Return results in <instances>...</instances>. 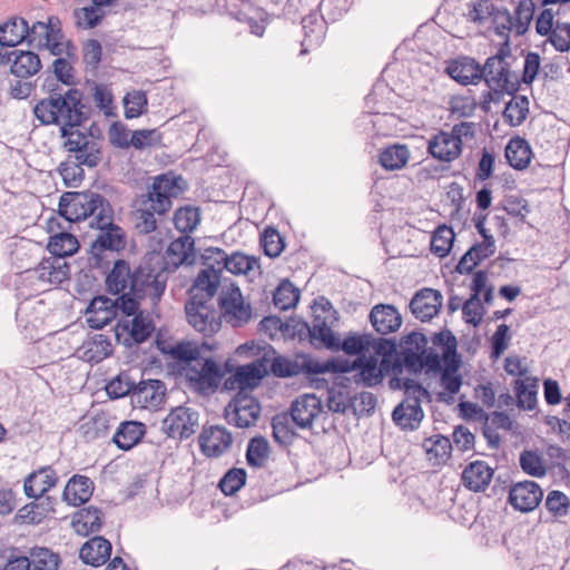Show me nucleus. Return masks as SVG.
I'll return each instance as SVG.
<instances>
[{
	"mask_svg": "<svg viewBox=\"0 0 570 570\" xmlns=\"http://www.w3.org/2000/svg\"><path fill=\"white\" fill-rule=\"evenodd\" d=\"M431 341L433 346L421 351L403 347L406 370L414 375L424 372L428 377H439L443 391L438 393V401L450 404L463 385L462 354L458 351L455 335L448 328L434 333Z\"/></svg>",
	"mask_w": 570,
	"mask_h": 570,
	"instance_id": "f257e3e1",
	"label": "nucleus"
},
{
	"mask_svg": "<svg viewBox=\"0 0 570 570\" xmlns=\"http://www.w3.org/2000/svg\"><path fill=\"white\" fill-rule=\"evenodd\" d=\"M154 253H147L141 262L131 267L125 258L110 263L105 274V291L111 296H120L126 307H139L149 297L154 306L158 305L166 291V279H160V273L151 265Z\"/></svg>",
	"mask_w": 570,
	"mask_h": 570,
	"instance_id": "f03ea898",
	"label": "nucleus"
},
{
	"mask_svg": "<svg viewBox=\"0 0 570 570\" xmlns=\"http://www.w3.org/2000/svg\"><path fill=\"white\" fill-rule=\"evenodd\" d=\"M48 96L37 101L33 115L43 126H57L60 138L73 139V128H81L92 116V108L78 88L63 90L56 81L41 86Z\"/></svg>",
	"mask_w": 570,
	"mask_h": 570,
	"instance_id": "7ed1b4c3",
	"label": "nucleus"
},
{
	"mask_svg": "<svg viewBox=\"0 0 570 570\" xmlns=\"http://www.w3.org/2000/svg\"><path fill=\"white\" fill-rule=\"evenodd\" d=\"M89 227L98 232L87 250V261L90 268L108 269L111 261L106 253H120L127 246V234L121 226L115 223L112 206L108 210L97 213L90 220Z\"/></svg>",
	"mask_w": 570,
	"mask_h": 570,
	"instance_id": "20e7f679",
	"label": "nucleus"
},
{
	"mask_svg": "<svg viewBox=\"0 0 570 570\" xmlns=\"http://www.w3.org/2000/svg\"><path fill=\"white\" fill-rule=\"evenodd\" d=\"M62 147L75 154V161H62L57 170L66 187L76 188L85 178L83 166L96 168L102 160V147L94 141L65 140Z\"/></svg>",
	"mask_w": 570,
	"mask_h": 570,
	"instance_id": "39448f33",
	"label": "nucleus"
},
{
	"mask_svg": "<svg viewBox=\"0 0 570 570\" xmlns=\"http://www.w3.org/2000/svg\"><path fill=\"white\" fill-rule=\"evenodd\" d=\"M110 202L101 194L91 191H65L59 197L57 214L63 218L67 224H78L97 213L108 210Z\"/></svg>",
	"mask_w": 570,
	"mask_h": 570,
	"instance_id": "423d86ee",
	"label": "nucleus"
},
{
	"mask_svg": "<svg viewBox=\"0 0 570 570\" xmlns=\"http://www.w3.org/2000/svg\"><path fill=\"white\" fill-rule=\"evenodd\" d=\"M187 188L186 180L180 175L173 171L157 175L154 177L151 185L146 194L140 196L142 205L150 204V208L157 215H166L173 206V198L184 193Z\"/></svg>",
	"mask_w": 570,
	"mask_h": 570,
	"instance_id": "0eeeda50",
	"label": "nucleus"
},
{
	"mask_svg": "<svg viewBox=\"0 0 570 570\" xmlns=\"http://www.w3.org/2000/svg\"><path fill=\"white\" fill-rule=\"evenodd\" d=\"M297 360H291L285 355H278L272 360V363L266 366L267 376L274 375L278 379L294 377L304 374L305 377L312 375L326 374V361L320 362L311 354L299 353Z\"/></svg>",
	"mask_w": 570,
	"mask_h": 570,
	"instance_id": "6e6552de",
	"label": "nucleus"
},
{
	"mask_svg": "<svg viewBox=\"0 0 570 570\" xmlns=\"http://www.w3.org/2000/svg\"><path fill=\"white\" fill-rule=\"evenodd\" d=\"M185 314L188 324L204 337H212L222 327V311H217L212 301L189 296L185 303Z\"/></svg>",
	"mask_w": 570,
	"mask_h": 570,
	"instance_id": "1a4fd4ad",
	"label": "nucleus"
},
{
	"mask_svg": "<svg viewBox=\"0 0 570 570\" xmlns=\"http://www.w3.org/2000/svg\"><path fill=\"white\" fill-rule=\"evenodd\" d=\"M470 7V19L479 24L489 20V28H492L497 36L507 37L514 30L512 13L504 7H497L492 0H476Z\"/></svg>",
	"mask_w": 570,
	"mask_h": 570,
	"instance_id": "9d476101",
	"label": "nucleus"
},
{
	"mask_svg": "<svg viewBox=\"0 0 570 570\" xmlns=\"http://www.w3.org/2000/svg\"><path fill=\"white\" fill-rule=\"evenodd\" d=\"M482 79L489 87V90L482 92L480 100V108L485 114L490 111L491 102L499 104L505 94L514 96L520 89V80L507 67L497 69L495 75H489Z\"/></svg>",
	"mask_w": 570,
	"mask_h": 570,
	"instance_id": "9b49d317",
	"label": "nucleus"
},
{
	"mask_svg": "<svg viewBox=\"0 0 570 570\" xmlns=\"http://www.w3.org/2000/svg\"><path fill=\"white\" fill-rule=\"evenodd\" d=\"M470 289L471 295L465 299V323L478 326L487 312L480 295L483 294V302L487 304L493 301L494 287L488 284L487 271L480 269L473 274Z\"/></svg>",
	"mask_w": 570,
	"mask_h": 570,
	"instance_id": "f8f14e48",
	"label": "nucleus"
},
{
	"mask_svg": "<svg viewBox=\"0 0 570 570\" xmlns=\"http://www.w3.org/2000/svg\"><path fill=\"white\" fill-rule=\"evenodd\" d=\"M131 316V320H119L114 327L116 342L127 348L145 343L155 331L153 320L142 316L140 306Z\"/></svg>",
	"mask_w": 570,
	"mask_h": 570,
	"instance_id": "ddd939ff",
	"label": "nucleus"
},
{
	"mask_svg": "<svg viewBox=\"0 0 570 570\" xmlns=\"http://www.w3.org/2000/svg\"><path fill=\"white\" fill-rule=\"evenodd\" d=\"M261 403L250 393L237 392L224 410L226 421L239 429H247L256 423L261 415Z\"/></svg>",
	"mask_w": 570,
	"mask_h": 570,
	"instance_id": "4468645a",
	"label": "nucleus"
},
{
	"mask_svg": "<svg viewBox=\"0 0 570 570\" xmlns=\"http://www.w3.org/2000/svg\"><path fill=\"white\" fill-rule=\"evenodd\" d=\"M199 413L188 406L179 405L173 407L161 421V431L169 439L184 441L196 432Z\"/></svg>",
	"mask_w": 570,
	"mask_h": 570,
	"instance_id": "2eb2a0df",
	"label": "nucleus"
},
{
	"mask_svg": "<svg viewBox=\"0 0 570 570\" xmlns=\"http://www.w3.org/2000/svg\"><path fill=\"white\" fill-rule=\"evenodd\" d=\"M195 263V240L189 235H181L169 243L165 255L156 273H160V279H166L164 273H174L181 265H193Z\"/></svg>",
	"mask_w": 570,
	"mask_h": 570,
	"instance_id": "dca6fc26",
	"label": "nucleus"
},
{
	"mask_svg": "<svg viewBox=\"0 0 570 570\" xmlns=\"http://www.w3.org/2000/svg\"><path fill=\"white\" fill-rule=\"evenodd\" d=\"M265 358H256L253 362L236 366V372L225 379L223 389L226 391L250 393L259 386L262 381L267 376Z\"/></svg>",
	"mask_w": 570,
	"mask_h": 570,
	"instance_id": "f3484780",
	"label": "nucleus"
},
{
	"mask_svg": "<svg viewBox=\"0 0 570 570\" xmlns=\"http://www.w3.org/2000/svg\"><path fill=\"white\" fill-rule=\"evenodd\" d=\"M353 374L354 384L365 387H374L381 384L385 377L383 366L381 368L353 366L348 358L342 356H332L326 360V373L331 374Z\"/></svg>",
	"mask_w": 570,
	"mask_h": 570,
	"instance_id": "a211bd4d",
	"label": "nucleus"
},
{
	"mask_svg": "<svg viewBox=\"0 0 570 570\" xmlns=\"http://www.w3.org/2000/svg\"><path fill=\"white\" fill-rule=\"evenodd\" d=\"M463 120L456 122L451 132L439 131L428 146L429 154L441 161H451L459 157L463 148Z\"/></svg>",
	"mask_w": 570,
	"mask_h": 570,
	"instance_id": "6ab92c4d",
	"label": "nucleus"
},
{
	"mask_svg": "<svg viewBox=\"0 0 570 570\" xmlns=\"http://www.w3.org/2000/svg\"><path fill=\"white\" fill-rule=\"evenodd\" d=\"M186 380L190 387L204 393L206 391H216L222 382L220 363L212 356L202 354V358L196 361L190 373L186 374Z\"/></svg>",
	"mask_w": 570,
	"mask_h": 570,
	"instance_id": "aec40b11",
	"label": "nucleus"
},
{
	"mask_svg": "<svg viewBox=\"0 0 570 570\" xmlns=\"http://www.w3.org/2000/svg\"><path fill=\"white\" fill-rule=\"evenodd\" d=\"M503 39L500 45L498 52L494 56L489 57L485 60L484 66H480L474 58L465 56V69L471 67L473 69L471 76L465 75V86L469 83H476L482 80L483 77L489 75H495L497 69L507 67L511 70V62L507 61V58L511 57V42L510 36L501 37Z\"/></svg>",
	"mask_w": 570,
	"mask_h": 570,
	"instance_id": "412c9836",
	"label": "nucleus"
},
{
	"mask_svg": "<svg viewBox=\"0 0 570 570\" xmlns=\"http://www.w3.org/2000/svg\"><path fill=\"white\" fill-rule=\"evenodd\" d=\"M543 499V490L532 480L515 482L510 487L507 502L517 511L529 513L535 510Z\"/></svg>",
	"mask_w": 570,
	"mask_h": 570,
	"instance_id": "4be33fe9",
	"label": "nucleus"
},
{
	"mask_svg": "<svg viewBox=\"0 0 570 570\" xmlns=\"http://www.w3.org/2000/svg\"><path fill=\"white\" fill-rule=\"evenodd\" d=\"M198 443L206 458H219L232 446L233 434L223 425L204 426Z\"/></svg>",
	"mask_w": 570,
	"mask_h": 570,
	"instance_id": "5701e85b",
	"label": "nucleus"
},
{
	"mask_svg": "<svg viewBox=\"0 0 570 570\" xmlns=\"http://www.w3.org/2000/svg\"><path fill=\"white\" fill-rule=\"evenodd\" d=\"M167 360V366L170 373L183 375L190 373L196 361L202 358L198 343L195 341H180L173 345Z\"/></svg>",
	"mask_w": 570,
	"mask_h": 570,
	"instance_id": "b1692460",
	"label": "nucleus"
},
{
	"mask_svg": "<svg viewBox=\"0 0 570 570\" xmlns=\"http://www.w3.org/2000/svg\"><path fill=\"white\" fill-rule=\"evenodd\" d=\"M320 414H323V404L321 399L313 393L296 397L289 407L293 423L302 430L311 429Z\"/></svg>",
	"mask_w": 570,
	"mask_h": 570,
	"instance_id": "393cba45",
	"label": "nucleus"
},
{
	"mask_svg": "<svg viewBox=\"0 0 570 570\" xmlns=\"http://www.w3.org/2000/svg\"><path fill=\"white\" fill-rule=\"evenodd\" d=\"M443 296L440 291L424 287L415 292L409 307L412 315L421 322H429L436 316L442 307Z\"/></svg>",
	"mask_w": 570,
	"mask_h": 570,
	"instance_id": "a878e982",
	"label": "nucleus"
},
{
	"mask_svg": "<svg viewBox=\"0 0 570 570\" xmlns=\"http://www.w3.org/2000/svg\"><path fill=\"white\" fill-rule=\"evenodd\" d=\"M166 399V385L161 380L149 379L137 382L131 402L141 409H158Z\"/></svg>",
	"mask_w": 570,
	"mask_h": 570,
	"instance_id": "bb28decb",
	"label": "nucleus"
},
{
	"mask_svg": "<svg viewBox=\"0 0 570 570\" xmlns=\"http://www.w3.org/2000/svg\"><path fill=\"white\" fill-rule=\"evenodd\" d=\"M59 478L51 465L32 471L23 480V492L27 498L39 500L58 483Z\"/></svg>",
	"mask_w": 570,
	"mask_h": 570,
	"instance_id": "cd10ccee",
	"label": "nucleus"
},
{
	"mask_svg": "<svg viewBox=\"0 0 570 570\" xmlns=\"http://www.w3.org/2000/svg\"><path fill=\"white\" fill-rule=\"evenodd\" d=\"M423 417L420 397L404 399L392 412L393 422L403 431L416 430Z\"/></svg>",
	"mask_w": 570,
	"mask_h": 570,
	"instance_id": "c85d7f7f",
	"label": "nucleus"
},
{
	"mask_svg": "<svg viewBox=\"0 0 570 570\" xmlns=\"http://www.w3.org/2000/svg\"><path fill=\"white\" fill-rule=\"evenodd\" d=\"M371 334L350 332L342 340L337 333L331 336L330 345L326 350L332 352H343L348 356L360 357L371 351Z\"/></svg>",
	"mask_w": 570,
	"mask_h": 570,
	"instance_id": "c756f323",
	"label": "nucleus"
},
{
	"mask_svg": "<svg viewBox=\"0 0 570 570\" xmlns=\"http://www.w3.org/2000/svg\"><path fill=\"white\" fill-rule=\"evenodd\" d=\"M370 323L380 335H387L396 332L402 325V315L392 304H376L368 315Z\"/></svg>",
	"mask_w": 570,
	"mask_h": 570,
	"instance_id": "7c9ffc66",
	"label": "nucleus"
},
{
	"mask_svg": "<svg viewBox=\"0 0 570 570\" xmlns=\"http://www.w3.org/2000/svg\"><path fill=\"white\" fill-rule=\"evenodd\" d=\"M111 552V542L102 535H95L81 546L79 559L87 566L98 568L110 560Z\"/></svg>",
	"mask_w": 570,
	"mask_h": 570,
	"instance_id": "2f4dec72",
	"label": "nucleus"
},
{
	"mask_svg": "<svg viewBox=\"0 0 570 570\" xmlns=\"http://www.w3.org/2000/svg\"><path fill=\"white\" fill-rule=\"evenodd\" d=\"M28 21L20 16H12L0 24V47L14 48L23 42L30 46Z\"/></svg>",
	"mask_w": 570,
	"mask_h": 570,
	"instance_id": "473e14b6",
	"label": "nucleus"
},
{
	"mask_svg": "<svg viewBox=\"0 0 570 570\" xmlns=\"http://www.w3.org/2000/svg\"><path fill=\"white\" fill-rule=\"evenodd\" d=\"M236 292L239 297H227L220 295L218 298V305L222 311V315L229 316V322L234 327H240L247 324L253 316V308L249 303L243 301L240 289L236 287Z\"/></svg>",
	"mask_w": 570,
	"mask_h": 570,
	"instance_id": "72a5a7b5",
	"label": "nucleus"
},
{
	"mask_svg": "<svg viewBox=\"0 0 570 570\" xmlns=\"http://www.w3.org/2000/svg\"><path fill=\"white\" fill-rule=\"evenodd\" d=\"M56 499L51 495L43 497L41 502L37 500L24 504L12 519V524H39L51 512H55Z\"/></svg>",
	"mask_w": 570,
	"mask_h": 570,
	"instance_id": "f704fd0d",
	"label": "nucleus"
},
{
	"mask_svg": "<svg viewBox=\"0 0 570 570\" xmlns=\"http://www.w3.org/2000/svg\"><path fill=\"white\" fill-rule=\"evenodd\" d=\"M146 429V424L140 421H122L118 425L111 442L121 451H130L142 441Z\"/></svg>",
	"mask_w": 570,
	"mask_h": 570,
	"instance_id": "c9c22d12",
	"label": "nucleus"
},
{
	"mask_svg": "<svg viewBox=\"0 0 570 570\" xmlns=\"http://www.w3.org/2000/svg\"><path fill=\"white\" fill-rule=\"evenodd\" d=\"M92 492L94 482L90 478L73 474L63 489L62 500L71 507H80L90 500Z\"/></svg>",
	"mask_w": 570,
	"mask_h": 570,
	"instance_id": "e433bc0d",
	"label": "nucleus"
},
{
	"mask_svg": "<svg viewBox=\"0 0 570 570\" xmlns=\"http://www.w3.org/2000/svg\"><path fill=\"white\" fill-rule=\"evenodd\" d=\"M105 513L100 508L89 505L79 509L72 518V527L78 534L87 537L101 530Z\"/></svg>",
	"mask_w": 570,
	"mask_h": 570,
	"instance_id": "4c0bfd02",
	"label": "nucleus"
},
{
	"mask_svg": "<svg viewBox=\"0 0 570 570\" xmlns=\"http://www.w3.org/2000/svg\"><path fill=\"white\" fill-rule=\"evenodd\" d=\"M504 156L512 168L523 170L530 165L533 153L525 138L515 136L508 141Z\"/></svg>",
	"mask_w": 570,
	"mask_h": 570,
	"instance_id": "58836bf2",
	"label": "nucleus"
},
{
	"mask_svg": "<svg viewBox=\"0 0 570 570\" xmlns=\"http://www.w3.org/2000/svg\"><path fill=\"white\" fill-rule=\"evenodd\" d=\"M220 276L222 268L216 269L209 265V267L202 269L194 283L193 288H196V292L194 293L190 289V296L200 297L202 301H213L219 287Z\"/></svg>",
	"mask_w": 570,
	"mask_h": 570,
	"instance_id": "ea45409f",
	"label": "nucleus"
},
{
	"mask_svg": "<svg viewBox=\"0 0 570 570\" xmlns=\"http://www.w3.org/2000/svg\"><path fill=\"white\" fill-rule=\"evenodd\" d=\"M46 248L51 255L49 258H66L79 250L80 243L69 230H59L58 234L49 236Z\"/></svg>",
	"mask_w": 570,
	"mask_h": 570,
	"instance_id": "a19ab883",
	"label": "nucleus"
},
{
	"mask_svg": "<svg viewBox=\"0 0 570 570\" xmlns=\"http://www.w3.org/2000/svg\"><path fill=\"white\" fill-rule=\"evenodd\" d=\"M42 68V62L37 52L31 50H16V56L10 66V73L17 78H29L37 75Z\"/></svg>",
	"mask_w": 570,
	"mask_h": 570,
	"instance_id": "79ce46f5",
	"label": "nucleus"
},
{
	"mask_svg": "<svg viewBox=\"0 0 570 570\" xmlns=\"http://www.w3.org/2000/svg\"><path fill=\"white\" fill-rule=\"evenodd\" d=\"M428 460L432 465H443L451 460L452 443L449 438L442 434H434L423 442Z\"/></svg>",
	"mask_w": 570,
	"mask_h": 570,
	"instance_id": "37998d69",
	"label": "nucleus"
},
{
	"mask_svg": "<svg viewBox=\"0 0 570 570\" xmlns=\"http://www.w3.org/2000/svg\"><path fill=\"white\" fill-rule=\"evenodd\" d=\"M62 258H46L36 267L41 281H48L52 284H61L70 277V265L67 262H60Z\"/></svg>",
	"mask_w": 570,
	"mask_h": 570,
	"instance_id": "c03bdc74",
	"label": "nucleus"
},
{
	"mask_svg": "<svg viewBox=\"0 0 570 570\" xmlns=\"http://www.w3.org/2000/svg\"><path fill=\"white\" fill-rule=\"evenodd\" d=\"M81 348L82 358L90 363H99L112 354L110 338L105 334H94L83 342Z\"/></svg>",
	"mask_w": 570,
	"mask_h": 570,
	"instance_id": "a18cd8bd",
	"label": "nucleus"
},
{
	"mask_svg": "<svg viewBox=\"0 0 570 570\" xmlns=\"http://www.w3.org/2000/svg\"><path fill=\"white\" fill-rule=\"evenodd\" d=\"M493 470L483 461L465 465V489L474 492L483 491L490 483Z\"/></svg>",
	"mask_w": 570,
	"mask_h": 570,
	"instance_id": "49530a36",
	"label": "nucleus"
},
{
	"mask_svg": "<svg viewBox=\"0 0 570 570\" xmlns=\"http://www.w3.org/2000/svg\"><path fill=\"white\" fill-rule=\"evenodd\" d=\"M410 156V149L406 145L394 144L380 151L379 163L385 170H399L406 166Z\"/></svg>",
	"mask_w": 570,
	"mask_h": 570,
	"instance_id": "de8ad7c7",
	"label": "nucleus"
},
{
	"mask_svg": "<svg viewBox=\"0 0 570 570\" xmlns=\"http://www.w3.org/2000/svg\"><path fill=\"white\" fill-rule=\"evenodd\" d=\"M27 559L29 561L28 570H58L61 563L59 553L39 546L30 548Z\"/></svg>",
	"mask_w": 570,
	"mask_h": 570,
	"instance_id": "09e8293b",
	"label": "nucleus"
},
{
	"mask_svg": "<svg viewBox=\"0 0 570 570\" xmlns=\"http://www.w3.org/2000/svg\"><path fill=\"white\" fill-rule=\"evenodd\" d=\"M301 298V291L288 278L279 282L273 293V304L281 311L295 308Z\"/></svg>",
	"mask_w": 570,
	"mask_h": 570,
	"instance_id": "8fccbe9b",
	"label": "nucleus"
},
{
	"mask_svg": "<svg viewBox=\"0 0 570 570\" xmlns=\"http://www.w3.org/2000/svg\"><path fill=\"white\" fill-rule=\"evenodd\" d=\"M529 114V99L524 95L512 96V98L505 104V108L502 111L504 121L511 127H517L523 124Z\"/></svg>",
	"mask_w": 570,
	"mask_h": 570,
	"instance_id": "3c124183",
	"label": "nucleus"
},
{
	"mask_svg": "<svg viewBox=\"0 0 570 570\" xmlns=\"http://www.w3.org/2000/svg\"><path fill=\"white\" fill-rule=\"evenodd\" d=\"M51 71L53 76H47L42 82V86L47 85V81H56V85L67 86L69 88H76L78 83L75 77V68L72 62L67 58H56L51 65Z\"/></svg>",
	"mask_w": 570,
	"mask_h": 570,
	"instance_id": "603ef678",
	"label": "nucleus"
},
{
	"mask_svg": "<svg viewBox=\"0 0 570 570\" xmlns=\"http://www.w3.org/2000/svg\"><path fill=\"white\" fill-rule=\"evenodd\" d=\"M173 223L181 234L189 235L200 223V209L197 206L185 205L174 213Z\"/></svg>",
	"mask_w": 570,
	"mask_h": 570,
	"instance_id": "864d4df0",
	"label": "nucleus"
},
{
	"mask_svg": "<svg viewBox=\"0 0 570 570\" xmlns=\"http://www.w3.org/2000/svg\"><path fill=\"white\" fill-rule=\"evenodd\" d=\"M271 446L268 440L263 435L252 438L247 443L246 463L250 468H263L268 460Z\"/></svg>",
	"mask_w": 570,
	"mask_h": 570,
	"instance_id": "5fc2aeb1",
	"label": "nucleus"
},
{
	"mask_svg": "<svg viewBox=\"0 0 570 570\" xmlns=\"http://www.w3.org/2000/svg\"><path fill=\"white\" fill-rule=\"evenodd\" d=\"M137 381L130 375L129 371H121L112 377L105 386V391L110 400H118L131 396Z\"/></svg>",
	"mask_w": 570,
	"mask_h": 570,
	"instance_id": "6e6d98bb",
	"label": "nucleus"
},
{
	"mask_svg": "<svg viewBox=\"0 0 570 570\" xmlns=\"http://www.w3.org/2000/svg\"><path fill=\"white\" fill-rule=\"evenodd\" d=\"M109 420L105 414H96L79 426V433L85 442H94L108 435Z\"/></svg>",
	"mask_w": 570,
	"mask_h": 570,
	"instance_id": "4d7b16f0",
	"label": "nucleus"
},
{
	"mask_svg": "<svg viewBox=\"0 0 570 570\" xmlns=\"http://www.w3.org/2000/svg\"><path fill=\"white\" fill-rule=\"evenodd\" d=\"M495 253L494 237H485L482 242H475L468 250H465V263L472 262V265H465V275L471 274L482 261Z\"/></svg>",
	"mask_w": 570,
	"mask_h": 570,
	"instance_id": "13d9d810",
	"label": "nucleus"
},
{
	"mask_svg": "<svg viewBox=\"0 0 570 570\" xmlns=\"http://www.w3.org/2000/svg\"><path fill=\"white\" fill-rule=\"evenodd\" d=\"M535 3L533 0H519L512 13L514 33L518 37L524 36L533 20Z\"/></svg>",
	"mask_w": 570,
	"mask_h": 570,
	"instance_id": "bf43d9fd",
	"label": "nucleus"
},
{
	"mask_svg": "<svg viewBox=\"0 0 570 570\" xmlns=\"http://www.w3.org/2000/svg\"><path fill=\"white\" fill-rule=\"evenodd\" d=\"M116 298H110L106 295H97L95 296L88 304V306L86 307V312L85 313H101V311H109V309H115V311H120V313L125 316V317H130L132 314H135L138 309L137 307L135 306H130V307H126L121 301H120V296H115Z\"/></svg>",
	"mask_w": 570,
	"mask_h": 570,
	"instance_id": "052dcab7",
	"label": "nucleus"
},
{
	"mask_svg": "<svg viewBox=\"0 0 570 570\" xmlns=\"http://www.w3.org/2000/svg\"><path fill=\"white\" fill-rule=\"evenodd\" d=\"M247 472L244 468H230L218 481V489L226 497L235 495L246 485Z\"/></svg>",
	"mask_w": 570,
	"mask_h": 570,
	"instance_id": "680f3d73",
	"label": "nucleus"
},
{
	"mask_svg": "<svg viewBox=\"0 0 570 570\" xmlns=\"http://www.w3.org/2000/svg\"><path fill=\"white\" fill-rule=\"evenodd\" d=\"M259 245L265 256L276 258L285 249V238L276 227L266 226L261 234Z\"/></svg>",
	"mask_w": 570,
	"mask_h": 570,
	"instance_id": "e2e57ef3",
	"label": "nucleus"
},
{
	"mask_svg": "<svg viewBox=\"0 0 570 570\" xmlns=\"http://www.w3.org/2000/svg\"><path fill=\"white\" fill-rule=\"evenodd\" d=\"M207 253H214L219 255L220 261H225L224 269L228 271L234 275H243L250 272V265L246 263L245 266V254L236 250L230 255H227L226 252L219 247H207Z\"/></svg>",
	"mask_w": 570,
	"mask_h": 570,
	"instance_id": "0e129e2a",
	"label": "nucleus"
},
{
	"mask_svg": "<svg viewBox=\"0 0 570 570\" xmlns=\"http://www.w3.org/2000/svg\"><path fill=\"white\" fill-rule=\"evenodd\" d=\"M454 237L455 234L452 227L446 225L438 227L431 236V252L439 257L446 256L453 246Z\"/></svg>",
	"mask_w": 570,
	"mask_h": 570,
	"instance_id": "69168bd1",
	"label": "nucleus"
},
{
	"mask_svg": "<svg viewBox=\"0 0 570 570\" xmlns=\"http://www.w3.org/2000/svg\"><path fill=\"white\" fill-rule=\"evenodd\" d=\"M311 332V344L315 348H327L331 336H335L337 334L331 328V324L327 322V316L323 317L321 315H314Z\"/></svg>",
	"mask_w": 570,
	"mask_h": 570,
	"instance_id": "338daca9",
	"label": "nucleus"
},
{
	"mask_svg": "<svg viewBox=\"0 0 570 570\" xmlns=\"http://www.w3.org/2000/svg\"><path fill=\"white\" fill-rule=\"evenodd\" d=\"M124 116L126 119H135L148 110V99L144 90H134L124 97Z\"/></svg>",
	"mask_w": 570,
	"mask_h": 570,
	"instance_id": "774afa93",
	"label": "nucleus"
}]
</instances>
